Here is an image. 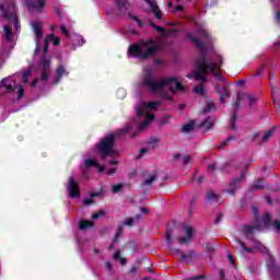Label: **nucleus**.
<instances>
[{"label": "nucleus", "mask_w": 280, "mask_h": 280, "mask_svg": "<svg viewBox=\"0 0 280 280\" xmlns=\"http://www.w3.org/2000/svg\"><path fill=\"white\" fill-rule=\"evenodd\" d=\"M186 38L190 40L197 48H199V58L196 60V71H195V80L199 82H207V77L209 75V70L212 75L217 78V80H224V75L220 69H222V65H224V59H222V55H214L213 61L207 62V46L202 43L198 37L194 36L191 33H186Z\"/></svg>", "instance_id": "f257e3e1"}, {"label": "nucleus", "mask_w": 280, "mask_h": 280, "mask_svg": "<svg viewBox=\"0 0 280 280\" xmlns=\"http://www.w3.org/2000/svg\"><path fill=\"white\" fill-rule=\"evenodd\" d=\"M130 130H132V126L126 125L124 128L103 137L95 145L96 154H98L100 159L105 161V159H108V156H117V151L115 150V141H117L119 137L128 135Z\"/></svg>", "instance_id": "f03ea898"}, {"label": "nucleus", "mask_w": 280, "mask_h": 280, "mask_svg": "<svg viewBox=\"0 0 280 280\" xmlns=\"http://www.w3.org/2000/svg\"><path fill=\"white\" fill-rule=\"evenodd\" d=\"M142 86L148 89V91L151 93H159V91H162L164 86H168L170 92L173 94L176 93V91H185V86H183V83L178 82L176 78L170 77L166 79L153 81L151 73H148L143 77Z\"/></svg>", "instance_id": "7ed1b4c3"}, {"label": "nucleus", "mask_w": 280, "mask_h": 280, "mask_svg": "<svg viewBox=\"0 0 280 280\" xmlns=\"http://www.w3.org/2000/svg\"><path fill=\"white\" fill-rule=\"evenodd\" d=\"M150 45H154V39H149L147 42L141 39L139 44H135L129 48V55L139 60H148V58H152V56L159 51V46Z\"/></svg>", "instance_id": "20e7f679"}, {"label": "nucleus", "mask_w": 280, "mask_h": 280, "mask_svg": "<svg viewBox=\"0 0 280 280\" xmlns=\"http://www.w3.org/2000/svg\"><path fill=\"white\" fill-rule=\"evenodd\" d=\"M12 11L5 10V7L3 4H0V10L3 13V19L5 21H11L14 25V28L16 32L21 30V23H19V16L16 15V12H14V4H12Z\"/></svg>", "instance_id": "39448f33"}, {"label": "nucleus", "mask_w": 280, "mask_h": 280, "mask_svg": "<svg viewBox=\"0 0 280 280\" xmlns=\"http://www.w3.org/2000/svg\"><path fill=\"white\" fill-rule=\"evenodd\" d=\"M255 231H261V226L259 225H242L241 226V232L243 233V235H245L246 240H249V242H253L254 244H259V246H264L259 242H257V240H255L254 237Z\"/></svg>", "instance_id": "423d86ee"}, {"label": "nucleus", "mask_w": 280, "mask_h": 280, "mask_svg": "<svg viewBox=\"0 0 280 280\" xmlns=\"http://www.w3.org/2000/svg\"><path fill=\"white\" fill-rule=\"evenodd\" d=\"M68 194L70 198H80V184L75 180V177L70 176L68 179Z\"/></svg>", "instance_id": "0eeeda50"}, {"label": "nucleus", "mask_w": 280, "mask_h": 280, "mask_svg": "<svg viewBox=\"0 0 280 280\" xmlns=\"http://www.w3.org/2000/svg\"><path fill=\"white\" fill-rule=\"evenodd\" d=\"M115 1V14L116 16H124V14H128L130 10V1L129 0H114Z\"/></svg>", "instance_id": "6e6552de"}, {"label": "nucleus", "mask_w": 280, "mask_h": 280, "mask_svg": "<svg viewBox=\"0 0 280 280\" xmlns=\"http://www.w3.org/2000/svg\"><path fill=\"white\" fill-rule=\"evenodd\" d=\"M244 178H246V173H241L240 177L233 178L230 183V189L226 190V194L230 196H235V192L237 191V185H240Z\"/></svg>", "instance_id": "1a4fd4ad"}, {"label": "nucleus", "mask_w": 280, "mask_h": 280, "mask_svg": "<svg viewBox=\"0 0 280 280\" xmlns=\"http://www.w3.org/2000/svg\"><path fill=\"white\" fill-rule=\"evenodd\" d=\"M264 253H266L269 257V261H270L268 265L269 272H271V275H275L276 277H279L280 268L277 266V264H275V258H272V254H270V252L266 247H264Z\"/></svg>", "instance_id": "9d476101"}, {"label": "nucleus", "mask_w": 280, "mask_h": 280, "mask_svg": "<svg viewBox=\"0 0 280 280\" xmlns=\"http://www.w3.org/2000/svg\"><path fill=\"white\" fill-rule=\"evenodd\" d=\"M47 0H28L26 2L27 8L30 10H36L37 12L43 13V9L45 8Z\"/></svg>", "instance_id": "9b49d317"}, {"label": "nucleus", "mask_w": 280, "mask_h": 280, "mask_svg": "<svg viewBox=\"0 0 280 280\" xmlns=\"http://www.w3.org/2000/svg\"><path fill=\"white\" fill-rule=\"evenodd\" d=\"M144 1L145 3H148L155 19H158V21H161L163 19V12H161V9L159 8V3H156V0H144Z\"/></svg>", "instance_id": "f8f14e48"}, {"label": "nucleus", "mask_w": 280, "mask_h": 280, "mask_svg": "<svg viewBox=\"0 0 280 280\" xmlns=\"http://www.w3.org/2000/svg\"><path fill=\"white\" fill-rule=\"evenodd\" d=\"M186 236L177 238L178 244H189L194 238V228L187 225L184 228Z\"/></svg>", "instance_id": "ddd939ff"}, {"label": "nucleus", "mask_w": 280, "mask_h": 280, "mask_svg": "<svg viewBox=\"0 0 280 280\" xmlns=\"http://www.w3.org/2000/svg\"><path fill=\"white\" fill-rule=\"evenodd\" d=\"M0 89H5L7 93H14L16 88H14V81L12 78H4L0 83Z\"/></svg>", "instance_id": "4468645a"}, {"label": "nucleus", "mask_w": 280, "mask_h": 280, "mask_svg": "<svg viewBox=\"0 0 280 280\" xmlns=\"http://www.w3.org/2000/svg\"><path fill=\"white\" fill-rule=\"evenodd\" d=\"M62 75H69V72H67V70L65 69V66H59L56 70L54 84H60V80H62Z\"/></svg>", "instance_id": "2eb2a0df"}, {"label": "nucleus", "mask_w": 280, "mask_h": 280, "mask_svg": "<svg viewBox=\"0 0 280 280\" xmlns=\"http://www.w3.org/2000/svg\"><path fill=\"white\" fill-rule=\"evenodd\" d=\"M213 124H215V120H213V117L208 116L205 120H202L198 128H205L206 130H211L213 128Z\"/></svg>", "instance_id": "dca6fc26"}, {"label": "nucleus", "mask_w": 280, "mask_h": 280, "mask_svg": "<svg viewBox=\"0 0 280 280\" xmlns=\"http://www.w3.org/2000/svg\"><path fill=\"white\" fill-rule=\"evenodd\" d=\"M33 32H35V36L37 39L43 38V22L36 21L32 24Z\"/></svg>", "instance_id": "f3484780"}, {"label": "nucleus", "mask_w": 280, "mask_h": 280, "mask_svg": "<svg viewBox=\"0 0 280 280\" xmlns=\"http://www.w3.org/2000/svg\"><path fill=\"white\" fill-rule=\"evenodd\" d=\"M166 244L173 253H176V255H180V249L179 248H172V230H166Z\"/></svg>", "instance_id": "a211bd4d"}, {"label": "nucleus", "mask_w": 280, "mask_h": 280, "mask_svg": "<svg viewBox=\"0 0 280 280\" xmlns=\"http://www.w3.org/2000/svg\"><path fill=\"white\" fill-rule=\"evenodd\" d=\"M50 69H51V60L42 59L39 62V71L49 72Z\"/></svg>", "instance_id": "6ab92c4d"}, {"label": "nucleus", "mask_w": 280, "mask_h": 280, "mask_svg": "<svg viewBox=\"0 0 280 280\" xmlns=\"http://www.w3.org/2000/svg\"><path fill=\"white\" fill-rule=\"evenodd\" d=\"M264 178H258L255 183H253L252 185H250V188L254 190V191H257V190H259V189H266V188H268V186H265L264 185Z\"/></svg>", "instance_id": "aec40b11"}, {"label": "nucleus", "mask_w": 280, "mask_h": 280, "mask_svg": "<svg viewBox=\"0 0 280 280\" xmlns=\"http://www.w3.org/2000/svg\"><path fill=\"white\" fill-rule=\"evenodd\" d=\"M194 128H196V120H190L188 124L182 127V132L184 135H187L189 132H192Z\"/></svg>", "instance_id": "412c9836"}, {"label": "nucleus", "mask_w": 280, "mask_h": 280, "mask_svg": "<svg viewBox=\"0 0 280 280\" xmlns=\"http://www.w3.org/2000/svg\"><path fill=\"white\" fill-rule=\"evenodd\" d=\"M3 32H4L3 36H4L5 40L8 43H12L13 33H12V28L10 27V24H7L3 26Z\"/></svg>", "instance_id": "4be33fe9"}, {"label": "nucleus", "mask_w": 280, "mask_h": 280, "mask_svg": "<svg viewBox=\"0 0 280 280\" xmlns=\"http://www.w3.org/2000/svg\"><path fill=\"white\" fill-rule=\"evenodd\" d=\"M230 130H237V110L230 116Z\"/></svg>", "instance_id": "5701e85b"}, {"label": "nucleus", "mask_w": 280, "mask_h": 280, "mask_svg": "<svg viewBox=\"0 0 280 280\" xmlns=\"http://www.w3.org/2000/svg\"><path fill=\"white\" fill-rule=\"evenodd\" d=\"M196 255V252L189 250L187 254H182L178 261H186V264H189L191 259H194V256Z\"/></svg>", "instance_id": "b1692460"}, {"label": "nucleus", "mask_w": 280, "mask_h": 280, "mask_svg": "<svg viewBox=\"0 0 280 280\" xmlns=\"http://www.w3.org/2000/svg\"><path fill=\"white\" fill-rule=\"evenodd\" d=\"M141 106H143V108L147 110H154L156 109V106H161V103L159 101H154L149 103H141Z\"/></svg>", "instance_id": "393cba45"}, {"label": "nucleus", "mask_w": 280, "mask_h": 280, "mask_svg": "<svg viewBox=\"0 0 280 280\" xmlns=\"http://www.w3.org/2000/svg\"><path fill=\"white\" fill-rule=\"evenodd\" d=\"M46 40L48 43H52L54 47H58V45H60V37H56L55 34L47 35Z\"/></svg>", "instance_id": "a878e982"}, {"label": "nucleus", "mask_w": 280, "mask_h": 280, "mask_svg": "<svg viewBox=\"0 0 280 280\" xmlns=\"http://www.w3.org/2000/svg\"><path fill=\"white\" fill-rule=\"evenodd\" d=\"M91 226H93V221L81 220L79 222L80 231H85V229H91Z\"/></svg>", "instance_id": "bb28decb"}, {"label": "nucleus", "mask_w": 280, "mask_h": 280, "mask_svg": "<svg viewBox=\"0 0 280 280\" xmlns=\"http://www.w3.org/2000/svg\"><path fill=\"white\" fill-rule=\"evenodd\" d=\"M234 241L238 244L240 248L244 250V253H253V248L247 247L246 243H244L242 240L235 238Z\"/></svg>", "instance_id": "cd10ccee"}, {"label": "nucleus", "mask_w": 280, "mask_h": 280, "mask_svg": "<svg viewBox=\"0 0 280 280\" xmlns=\"http://www.w3.org/2000/svg\"><path fill=\"white\" fill-rule=\"evenodd\" d=\"M149 25L151 27H153V30H155L156 32H159L160 34H167V30L154 24V22L152 20L149 21Z\"/></svg>", "instance_id": "c85d7f7f"}, {"label": "nucleus", "mask_w": 280, "mask_h": 280, "mask_svg": "<svg viewBox=\"0 0 280 280\" xmlns=\"http://www.w3.org/2000/svg\"><path fill=\"white\" fill-rule=\"evenodd\" d=\"M121 233H124V225H118L115 237L113 240V244H117L119 242V237H121Z\"/></svg>", "instance_id": "c756f323"}, {"label": "nucleus", "mask_w": 280, "mask_h": 280, "mask_svg": "<svg viewBox=\"0 0 280 280\" xmlns=\"http://www.w3.org/2000/svg\"><path fill=\"white\" fill-rule=\"evenodd\" d=\"M30 75H32V70L27 69L22 73V83L27 84L30 82Z\"/></svg>", "instance_id": "7c9ffc66"}, {"label": "nucleus", "mask_w": 280, "mask_h": 280, "mask_svg": "<svg viewBox=\"0 0 280 280\" xmlns=\"http://www.w3.org/2000/svg\"><path fill=\"white\" fill-rule=\"evenodd\" d=\"M215 108V105L213 103H208L200 112L201 115H207V113H211Z\"/></svg>", "instance_id": "2f4dec72"}, {"label": "nucleus", "mask_w": 280, "mask_h": 280, "mask_svg": "<svg viewBox=\"0 0 280 280\" xmlns=\"http://www.w3.org/2000/svg\"><path fill=\"white\" fill-rule=\"evenodd\" d=\"M273 133H275V128L267 130L261 138L262 143H266V141H268Z\"/></svg>", "instance_id": "473e14b6"}, {"label": "nucleus", "mask_w": 280, "mask_h": 280, "mask_svg": "<svg viewBox=\"0 0 280 280\" xmlns=\"http://www.w3.org/2000/svg\"><path fill=\"white\" fill-rule=\"evenodd\" d=\"M244 97H246V94H242V93L236 94V104H235V108H234V110H236V113H237V108H240L241 102H242V100H244Z\"/></svg>", "instance_id": "72a5a7b5"}, {"label": "nucleus", "mask_w": 280, "mask_h": 280, "mask_svg": "<svg viewBox=\"0 0 280 280\" xmlns=\"http://www.w3.org/2000/svg\"><path fill=\"white\" fill-rule=\"evenodd\" d=\"M196 209V198H192L191 201L188 203V215H192Z\"/></svg>", "instance_id": "f704fd0d"}, {"label": "nucleus", "mask_w": 280, "mask_h": 280, "mask_svg": "<svg viewBox=\"0 0 280 280\" xmlns=\"http://www.w3.org/2000/svg\"><path fill=\"white\" fill-rule=\"evenodd\" d=\"M156 180V175L153 174L151 175L149 178H147L143 183H142V187H148L150 185H152V183Z\"/></svg>", "instance_id": "c9c22d12"}, {"label": "nucleus", "mask_w": 280, "mask_h": 280, "mask_svg": "<svg viewBox=\"0 0 280 280\" xmlns=\"http://www.w3.org/2000/svg\"><path fill=\"white\" fill-rule=\"evenodd\" d=\"M231 141H235V136H229L223 142H221V144L219 145V150L229 145Z\"/></svg>", "instance_id": "e433bc0d"}, {"label": "nucleus", "mask_w": 280, "mask_h": 280, "mask_svg": "<svg viewBox=\"0 0 280 280\" xmlns=\"http://www.w3.org/2000/svg\"><path fill=\"white\" fill-rule=\"evenodd\" d=\"M206 200L213 202V200H218V195L213 191H208L206 195Z\"/></svg>", "instance_id": "4c0bfd02"}, {"label": "nucleus", "mask_w": 280, "mask_h": 280, "mask_svg": "<svg viewBox=\"0 0 280 280\" xmlns=\"http://www.w3.org/2000/svg\"><path fill=\"white\" fill-rule=\"evenodd\" d=\"M96 165H98L97 160L95 159L85 160V167H96Z\"/></svg>", "instance_id": "58836bf2"}, {"label": "nucleus", "mask_w": 280, "mask_h": 280, "mask_svg": "<svg viewBox=\"0 0 280 280\" xmlns=\"http://www.w3.org/2000/svg\"><path fill=\"white\" fill-rule=\"evenodd\" d=\"M224 94H220V103L225 104L224 97H231V91L223 89Z\"/></svg>", "instance_id": "ea45409f"}, {"label": "nucleus", "mask_w": 280, "mask_h": 280, "mask_svg": "<svg viewBox=\"0 0 280 280\" xmlns=\"http://www.w3.org/2000/svg\"><path fill=\"white\" fill-rule=\"evenodd\" d=\"M194 93H197V95H205V86L202 84L196 85L194 88Z\"/></svg>", "instance_id": "a19ab883"}, {"label": "nucleus", "mask_w": 280, "mask_h": 280, "mask_svg": "<svg viewBox=\"0 0 280 280\" xmlns=\"http://www.w3.org/2000/svg\"><path fill=\"white\" fill-rule=\"evenodd\" d=\"M124 189V184H117L112 186V194H119Z\"/></svg>", "instance_id": "79ce46f5"}, {"label": "nucleus", "mask_w": 280, "mask_h": 280, "mask_svg": "<svg viewBox=\"0 0 280 280\" xmlns=\"http://www.w3.org/2000/svg\"><path fill=\"white\" fill-rule=\"evenodd\" d=\"M266 71V65H262L260 66L258 69H257V72H255L253 74V78H259V75H261V73H264Z\"/></svg>", "instance_id": "37998d69"}, {"label": "nucleus", "mask_w": 280, "mask_h": 280, "mask_svg": "<svg viewBox=\"0 0 280 280\" xmlns=\"http://www.w3.org/2000/svg\"><path fill=\"white\" fill-rule=\"evenodd\" d=\"M145 108L143 107V105H141V107H136V114L138 115V117H143V115H145Z\"/></svg>", "instance_id": "c03bdc74"}, {"label": "nucleus", "mask_w": 280, "mask_h": 280, "mask_svg": "<svg viewBox=\"0 0 280 280\" xmlns=\"http://www.w3.org/2000/svg\"><path fill=\"white\" fill-rule=\"evenodd\" d=\"M246 97H247V100H249V108H253V106L256 104V102H257V98L256 97H253V96H250V95H248V94H246V96H244V100H246Z\"/></svg>", "instance_id": "a18cd8bd"}, {"label": "nucleus", "mask_w": 280, "mask_h": 280, "mask_svg": "<svg viewBox=\"0 0 280 280\" xmlns=\"http://www.w3.org/2000/svg\"><path fill=\"white\" fill-rule=\"evenodd\" d=\"M205 279H207V276L199 275V276H194V277L185 278L184 280H205Z\"/></svg>", "instance_id": "49530a36"}, {"label": "nucleus", "mask_w": 280, "mask_h": 280, "mask_svg": "<svg viewBox=\"0 0 280 280\" xmlns=\"http://www.w3.org/2000/svg\"><path fill=\"white\" fill-rule=\"evenodd\" d=\"M106 213L104 211H98L92 215V220H100V218H104Z\"/></svg>", "instance_id": "de8ad7c7"}, {"label": "nucleus", "mask_w": 280, "mask_h": 280, "mask_svg": "<svg viewBox=\"0 0 280 280\" xmlns=\"http://www.w3.org/2000/svg\"><path fill=\"white\" fill-rule=\"evenodd\" d=\"M49 80V72L40 71V81L47 82Z\"/></svg>", "instance_id": "09e8293b"}, {"label": "nucleus", "mask_w": 280, "mask_h": 280, "mask_svg": "<svg viewBox=\"0 0 280 280\" xmlns=\"http://www.w3.org/2000/svg\"><path fill=\"white\" fill-rule=\"evenodd\" d=\"M124 225L125 226H135V219L128 218L127 220H125Z\"/></svg>", "instance_id": "8fccbe9b"}, {"label": "nucleus", "mask_w": 280, "mask_h": 280, "mask_svg": "<svg viewBox=\"0 0 280 280\" xmlns=\"http://www.w3.org/2000/svg\"><path fill=\"white\" fill-rule=\"evenodd\" d=\"M60 30H61L62 34H65L66 38H69V36H71V34L69 33V28L67 26L61 25Z\"/></svg>", "instance_id": "3c124183"}, {"label": "nucleus", "mask_w": 280, "mask_h": 280, "mask_svg": "<svg viewBox=\"0 0 280 280\" xmlns=\"http://www.w3.org/2000/svg\"><path fill=\"white\" fill-rule=\"evenodd\" d=\"M103 194H104V188H101L98 191L92 192L90 196L91 198H100V196H103Z\"/></svg>", "instance_id": "603ef678"}, {"label": "nucleus", "mask_w": 280, "mask_h": 280, "mask_svg": "<svg viewBox=\"0 0 280 280\" xmlns=\"http://www.w3.org/2000/svg\"><path fill=\"white\" fill-rule=\"evenodd\" d=\"M23 95H25V89H23V86H20L18 90V100H23Z\"/></svg>", "instance_id": "864d4df0"}, {"label": "nucleus", "mask_w": 280, "mask_h": 280, "mask_svg": "<svg viewBox=\"0 0 280 280\" xmlns=\"http://www.w3.org/2000/svg\"><path fill=\"white\" fill-rule=\"evenodd\" d=\"M270 214L266 213L264 217H262V222L265 224V226H268V224H270Z\"/></svg>", "instance_id": "5fc2aeb1"}, {"label": "nucleus", "mask_w": 280, "mask_h": 280, "mask_svg": "<svg viewBox=\"0 0 280 280\" xmlns=\"http://www.w3.org/2000/svg\"><path fill=\"white\" fill-rule=\"evenodd\" d=\"M221 220H224V214L222 212L214 219V224H220Z\"/></svg>", "instance_id": "6e6d98bb"}, {"label": "nucleus", "mask_w": 280, "mask_h": 280, "mask_svg": "<svg viewBox=\"0 0 280 280\" xmlns=\"http://www.w3.org/2000/svg\"><path fill=\"white\" fill-rule=\"evenodd\" d=\"M55 12L59 19H62V9L60 7L55 5Z\"/></svg>", "instance_id": "4d7b16f0"}, {"label": "nucleus", "mask_w": 280, "mask_h": 280, "mask_svg": "<svg viewBox=\"0 0 280 280\" xmlns=\"http://www.w3.org/2000/svg\"><path fill=\"white\" fill-rule=\"evenodd\" d=\"M199 35L203 38H209V33L205 28H199Z\"/></svg>", "instance_id": "13d9d810"}, {"label": "nucleus", "mask_w": 280, "mask_h": 280, "mask_svg": "<svg viewBox=\"0 0 280 280\" xmlns=\"http://www.w3.org/2000/svg\"><path fill=\"white\" fill-rule=\"evenodd\" d=\"M144 120L147 122H151V121H154V115L153 114H147L145 117H144Z\"/></svg>", "instance_id": "bf43d9fd"}, {"label": "nucleus", "mask_w": 280, "mask_h": 280, "mask_svg": "<svg viewBox=\"0 0 280 280\" xmlns=\"http://www.w3.org/2000/svg\"><path fill=\"white\" fill-rule=\"evenodd\" d=\"M168 122H170V116H164L160 121L161 126H165V124H168Z\"/></svg>", "instance_id": "052dcab7"}, {"label": "nucleus", "mask_w": 280, "mask_h": 280, "mask_svg": "<svg viewBox=\"0 0 280 280\" xmlns=\"http://www.w3.org/2000/svg\"><path fill=\"white\" fill-rule=\"evenodd\" d=\"M148 126H150V122H148V120H143L140 124V130H145V128H148Z\"/></svg>", "instance_id": "680f3d73"}, {"label": "nucleus", "mask_w": 280, "mask_h": 280, "mask_svg": "<svg viewBox=\"0 0 280 280\" xmlns=\"http://www.w3.org/2000/svg\"><path fill=\"white\" fill-rule=\"evenodd\" d=\"M273 229H275L276 231H278V233H280V221H279V220H276V221L273 222Z\"/></svg>", "instance_id": "e2e57ef3"}, {"label": "nucleus", "mask_w": 280, "mask_h": 280, "mask_svg": "<svg viewBox=\"0 0 280 280\" xmlns=\"http://www.w3.org/2000/svg\"><path fill=\"white\" fill-rule=\"evenodd\" d=\"M219 278L220 280H226V276H224V269H219Z\"/></svg>", "instance_id": "0e129e2a"}, {"label": "nucleus", "mask_w": 280, "mask_h": 280, "mask_svg": "<svg viewBox=\"0 0 280 280\" xmlns=\"http://www.w3.org/2000/svg\"><path fill=\"white\" fill-rule=\"evenodd\" d=\"M189 161H191V155H186L183 159V165H187L189 163Z\"/></svg>", "instance_id": "69168bd1"}, {"label": "nucleus", "mask_w": 280, "mask_h": 280, "mask_svg": "<svg viewBox=\"0 0 280 280\" xmlns=\"http://www.w3.org/2000/svg\"><path fill=\"white\" fill-rule=\"evenodd\" d=\"M145 152H148L147 148L140 149V153L138 154L137 159H141V156H143L145 154Z\"/></svg>", "instance_id": "338daca9"}, {"label": "nucleus", "mask_w": 280, "mask_h": 280, "mask_svg": "<svg viewBox=\"0 0 280 280\" xmlns=\"http://www.w3.org/2000/svg\"><path fill=\"white\" fill-rule=\"evenodd\" d=\"M275 19L278 23H280V12L279 11H276L275 13Z\"/></svg>", "instance_id": "774afa93"}]
</instances>
